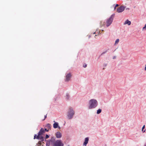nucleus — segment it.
<instances>
[{
    "label": "nucleus",
    "mask_w": 146,
    "mask_h": 146,
    "mask_svg": "<svg viewBox=\"0 0 146 146\" xmlns=\"http://www.w3.org/2000/svg\"><path fill=\"white\" fill-rule=\"evenodd\" d=\"M89 104V109L94 108L97 106L98 102L96 100L92 99L90 101Z\"/></svg>",
    "instance_id": "1"
},
{
    "label": "nucleus",
    "mask_w": 146,
    "mask_h": 146,
    "mask_svg": "<svg viewBox=\"0 0 146 146\" xmlns=\"http://www.w3.org/2000/svg\"><path fill=\"white\" fill-rule=\"evenodd\" d=\"M74 114L72 108H69L68 111L67 117L69 119H71Z\"/></svg>",
    "instance_id": "2"
},
{
    "label": "nucleus",
    "mask_w": 146,
    "mask_h": 146,
    "mask_svg": "<svg viewBox=\"0 0 146 146\" xmlns=\"http://www.w3.org/2000/svg\"><path fill=\"white\" fill-rule=\"evenodd\" d=\"M114 16V14H113L109 19H107L106 22V26L107 27H108L111 24L113 21Z\"/></svg>",
    "instance_id": "3"
},
{
    "label": "nucleus",
    "mask_w": 146,
    "mask_h": 146,
    "mask_svg": "<svg viewBox=\"0 0 146 146\" xmlns=\"http://www.w3.org/2000/svg\"><path fill=\"white\" fill-rule=\"evenodd\" d=\"M53 145V146H63L64 144L60 140H58L56 141Z\"/></svg>",
    "instance_id": "4"
},
{
    "label": "nucleus",
    "mask_w": 146,
    "mask_h": 146,
    "mask_svg": "<svg viewBox=\"0 0 146 146\" xmlns=\"http://www.w3.org/2000/svg\"><path fill=\"white\" fill-rule=\"evenodd\" d=\"M55 138L54 137H52L51 139L47 141L49 142V144L53 145L55 142Z\"/></svg>",
    "instance_id": "5"
},
{
    "label": "nucleus",
    "mask_w": 146,
    "mask_h": 146,
    "mask_svg": "<svg viewBox=\"0 0 146 146\" xmlns=\"http://www.w3.org/2000/svg\"><path fill=\"white\" fill-rule=\"evenodd\" d=\"M125 7L123 6H121L119 7L117 9V11L118 13L122 12L125 9Z\"/></svg>",
    "instance_id": "6"
},
{
    "label": "nucleus",
    "mask_w": 146,
    "mask_h": 146,
    "mask_svg": "<svg viewBox=\"0 0 146 146\" xmlns=\"http://www.w3.org/2000/svg\"><path fill=\"white\" fill-rule=\"evenodd\" d=\"M71 76V74L70 73L68 74L66 76V81H68L70 80V79Z\"/></svg>",
    "instance_id": "7"
},
{
    "label": "nucleus",
    "mask_w": 146,
    "mask_h": 146,
    "mask_svg": "<svg viewBox=\"0 0 146 146\" xmlns=\"http://www.w3.org/2000/svg\"><path fill=\"white\" fill-rule=\"evenodd\" d=\"M89 138L88 137H86L85 138V141L83 143V145L86 146V145L88 143Z\"/></svg>",
    "instance_id": "8"
},
{
    "label": "nucleus",
    "mask_w": 146,
    "mask_h": 146,
    "mask_svg": "<svg viewBox=\"0 0 146 146\" xmlns=\"http://www.w3.org/2000/svg\"><path fill=\"white\" fill-rule=\"evenodd\" d=\"M56 136L57 138H59L61 137V133L59 132H57L56 133Z\"/></svg>",
    "instance_id": "9"
},
{
    "label": "nucleus",
    "mask_w": 146,
    "mask_h": 146,
    "mask_svg": "<svg viewBox=\"0 0 146 146\" xmlns=\"http://www.w3.org/2000/svg\"><path fill=\"white\" fill-rule=\"evenodd\" d=\"M45 132V131L44 129L43 128H41V129L38 132V133L39 134H40L41 135L43 133Z\"/></svg>",
    "instance_id": "10"
},
{
    "label": "nucleus",
    "mask_w": 146,
    "mask_h": 146,
    "mask_svg": "<svg viewBox=\"0 0 146 146\" xmlns=\"http://www.w3.org/2000/svg\"><path fill=\"white\" fill-rule=\"evenodd\" d=\"M127 24L128 25H129L131 24V22L130 21H129L128 19L124 23V25Z\"/></svg>",
    "instance_id": "11"
},
{
    "label": "nucleus",
    "mask_w": 146,
    "mask_h": 146,
    "mask_svg": "<svg viewBox=\"0 0 146 146\" xmlns=\"http://www.w3.org/2000/svg\"><path fill=\"white\" fill-rule=\"evenodd\" d=\"M58 125V124L57 123H55L53 124V127L54 128H56L57 127Z\"/></svg>",
    "instance_id": "12"
},
{
    "label": "nucleus",
    "mask_w": 146,
    "mask_h": 146,
    "mask_svg": "<svg viewBox=\"0 0 146 146\" xmlns=\"http://www.w3.org/2000/svg\"><path fill=\"white\" fill-rule=\"evenodd\" d=\"M46 127L48 128V129H50L51 128V125L50 124H48Z\"/></svg>",
    "instance_id": "13"
},
{
    "label": "nucleus",
    "mask_w": 146,
    "mask_h": 146,
    "mask_svg": "<svg viewBox=\"0 0 146 146\" xmlns=\"http://www.w3.org/2000/svg\"><path fill=\"white\" fill-rule=\"evenodd\" d=\"M41 135L40 134H39V133H38L37 136H36V139H39Z\"/></svg>",
    "instance_id": "14"
},
{
    "label": "nucleus",
    "mask_w": 146,
    "mask_h": 146,
    "mask_svg": "<svg viewBox=\"0 0 146 146\" xmlns=\"http://www.w3.org/2000/svg\"><path fill=\"white\" fill-rule=\"evenodd\" d=\"M101 111L102 110L101 109H99L97 111V113L98 114H99L101 112Z\"/></svg>",
    "instance_id": "15"
},
{
    "label": "nucleus",
    "mask_w": 146,
    "mask_h": 146,
    "mask_svg": "<svg viewBox=\"0 0 146 146\" xmlns=\"http://www.w3.org/2000/svg\"><path fill=\"white\" fill-rule=\"evenodd\" d=\"M39 139H40L41 141H42L44 140V138L40 136Z\"/></svg>",
    "instance_id": "16"
},
{
    "label": "nucleus",
    "mask_w": 146,
    "mask_h": 146,
    "mask_svg": "<svg viewBox=\"0 0 146 146\" xmlns=\"http://www.w3.org/2000/svg\"><path fill=\"white\" fill-rule=\"evenodd\" d=\"M70 97L69 95L68 94H67L66 95V97L67 99H68Z\"/></svg>",
    "instance_id": "17"
},
{
    "label": "nucleus",
    "mask_w": 146,
    "mask_h": 146,
    "mask_svg": "<svg viewBox=\"0 0 146 146\" xmlns=\"http://www.w3.org/2000/svg\"><path fill=\"white\" fill-rule=\"evenodd\" d=\"M119 39H117L115 40V44H117L119 42Z\"/></svg>",
    "instance_id": "18"
},
{
    "label": "nucleus",
    "mask_w": 146,
    "mask_h": 146,
    "mask_svg": "<svg viewBox=\"0 0 146 146\" xmlns=\"http://www.w3.org/2000/svg\"><path fill=\"white\" fill-rule=\"evenodd\" d=\"M145 128V125H144L142 128V131L143 132H144L145 131V129L144 131L143 130V129Z\"/></svg>",
    "instance_id": "19"
},
{
    "label": "nucleus",
    "mask_w": 146,
    "mask_h": 146,
    "mask_svg": "<svg viewBox=\"0 0 146 146\" xmlns=\"http://www.w3.org/2000/svg\"><path fill=\"white\" fill-rule=\"evenodd\" d=\"M41 145V143L40 141H39L37 144V146H40Z\"/></svg>",
    "instance_id": "20"
},
{
    "label": "nucleus",
    "mask_w": 146,
    "mask_h": 146,
    "mask_svg": "<svg viewBox=\"0 0 146 146\" xmlns=\"http://www.w3.org/2000/svg\"><path fill=\"white\" fill-rule=\"evenodd\" d=\"M107 51L108 50H106V51H105V52H103L101 54V55H102L103 54H104L106 53L107 52Z\"/></svg>",
    "instance_id": "21"
},
{
    "label": "nucleus",
    "mask_w": 146,
    "mask_h": 146,
    "mask_svg": "<svg viewBox=\"0 0 146 146\" xmlns=\"http://www.w3.org/2000/svg\"><path fill=\"white\" fill-rule=\"evenodd\" d=\"M49 137V136L48 135H46V136H45V138L46 139H47Z\"/></svg>",
    "instance_id": "22"
},
{
    "label": "nucleus",
    "mask_w": 146,
    "mask_h": 146,
    "mask_svg": "<svg viewBox=\"0 0 146 146\" xmlns=\"http://www.w3.org/2000/svg\"><path fill=\"white\" fill-rule=\"evenodd\" d=\"M146 29V24L145 25L144 27L143 28V29L144 30V29Z\"/></svg>",
    "instance_id": "23"
},
{
    "label": "nucleus",
    "mask_w": 146,
    "mask_h": 146,
    "mask_svg": "<svg viewBox=\"0 0 146 146\" xmlns=\"http://www.w3.org/2000/svg\"><path fill=\"white\" fill-rule=\"evenodd\" d=\"M87 66V64H84L83 65V67H84V68H86V67Z\"/></svg>",
    "instance_id": "24"
},
{
    "label": "nucleus",
    "mask_w": 146,
    "mask_h": 146,
    "mask_svg": "<svg viewBox=\"0 0 146 146\" xmlns=\"http://www.w3.org/2000/svg\"><path fill=\"white\" fill-rule=\"evenodd\" d=\"M36 135L35 134V135L34 136V139H35L36 138Z\"/></svg>",
    "instance_id": "25"
},
{
    "label": "nucleus",
    "mask_w": 146,
    "mask_h": 146,
    "mask_svg": "<svg viewBox=\"0 0 146 146\" xmlns=\"http://www.w3.org/2000/svg\"><path fill=\"white\" fill-rule=\"evenodd\" d=\"M47 117V114L44 116V118L43 119V120H44Z\"/></svg>",
    "instance_id": "26"
},
{
    "label": "nucleus",
    "mask_w": 146,
    "mask_h": 146,
    "mask_svg": "<svg viewBox=\"0 0 146 146\" xmlns=\"http://www.w3.org/2000/svg\"><path fill=\"white\" fill-rule=\"evenodd\" d=\"M44 130L45 131H48V130H47L46 128H45Z\"/></svg>",
    "instance_id": "27"
},
{
    "label": "nucleus",
    "mask_w": 146,
    "mask_h": 146,
    "mask_svg": "<svg viewBox=\"0 0 146 146\" xmlns=\"http://www.w3.org/2000/svg\"><path fill=\"white\" fill-rule=\"evenodd\" d=\"M119 6V5L118 4H116L115 6L116 7H118Z\"/></svg>",
    "instance_id": "28"
},
{
    "label": "nucleus",
    "mask_w": 146,
    "mask_h": 146,
    "mask_svg": "<svg viewBox=\"0 0 146 146\" xmlns=\"http://www.w3.org/2000/svg\"><path fill=\"white\" fill-rule=\"evenodd\" d=\"M46 145H47V146H49V145H48L47 144V143H46Z\"/></svg>",
    "instance_id": "29"
},
{
    "label": "nucleus",
    "mask_w": 146,
    "mask_h": 146,
    "mask_svg": "<svg viewBox=\"0 0 146 146\" xmlns=\"http://www.w3.org/2000/svg\"><path fill=\"white\" fill-rule=\"evenodd\" d=\"M145 70H146V67H145Z\"/></svg>",
    "instance_id": "30"
},
{
    "label": "nucleus",
    "mask_w": 146,
    "mask_h": 146,
    "mask_svg": "<svg viewBox=\"0 0 146 146\" xmlns=\"http://www.w3.org/2000/svg\"><path fill=\"white\" fill-rule=\"evenodd\" d=\"M116 7L115 6V7H114V10H115V9H116Z\"/></svg>",
    "instance_id": "31"
},
{
    "label": "nucleus",
    "mask_w": 146,
    "mask_h": 146,
    "mask_svg": "<svg viewBox=\"0 0 146 146\" xmlns=\"http://www.w3.org/2000/svg\"><path fill=\"white\" fill-rule=\"evenodd\" d=\"M144 146H146V143L145 144Z\"/></svg>",
    "instance_id": "32"
},
{
    "label": "nucleus",
    "mask_w": 146,
    "mask_h": 146,
    "mask_svg": "<svg viewBox=\"0 0 146 146\" xmlns=\"http://www.w3.org/2000/svg\"><path fill=\"white\" fill-rule=\"evenodd\" d=\"M59 127V128H60V127Z\"/></svg>",
    "instance_id": "33"
},
{
    "label": "nucleus",
    "mask_w": 146,
    "mask_h": 146,
    "mask_svg": "<svg viewBox=\"0 0 146 146\" xmlns=\"http://www.w3.org/2000/svg\"><path fill=\"white\" fill-rule=\"evenodd\" d=\"M145 67H146V64L145 65Z\"/></svg>",
    "instance_id": "34"
}]
</instances>
